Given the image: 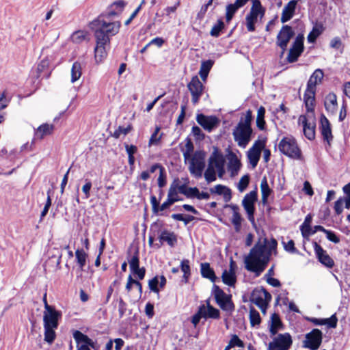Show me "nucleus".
<instances>
[{
    "label": "nucleus",
    "mask_w": 350,
    "mask_h": 350,
    "mask_svg": "<svg viewBox=\"0 0 350 350\" xmlns=\"http://www.w3.org/2000/svg\"><path fill=\"white\" fill-rule=\"evenodd\" d=\"M139 257H138L137 252H136V254L135 255H133L132 256V258H131V260H129V265H130L131 270L139 267Z\"/></svg>",
    "instance_id": "obj_62"
},
{
    "label": "nucleus",
    "mask_w": 350,
    "mask_h": 350,
    "mask_svg": "<svg viewBox=\"0 0 350 350\" xmlns=\"http://www.w3.org/2000/svg\"><path fill=\"white\" fill-rule=\"evenodd\" d=\"M314 250L318 257L319 260L329 268H332L334 265V260L332 258L327 254L326 251H325L321 246L318 245L317 243H314Z\"/></svg>",
    "instance_id": "obj_24"
},
{
    "label": "nucleus",
    "mask_w": 350,
    "mask_h": 350,
    "mask_svg": "<svg viewBox=\"0 0 350 350\" xmlns=\"http://www.w3.org/2000/svg\"><path fill=\"white\" fill-rule=\"evenodd\" d=\"M271 299V295L264 288L254 291L251 297L252 302L256 305L262 313L266 312L268 304Z\"/></svg>",
    "instance_id": "obj_11"
},
{
    "label": "nucleus",
    "mask_w": 350,
    "mask_h": 350,
    "mask_svg": "<svg viewBox=\"0 0 350 350\" xmlns=\"http://www.w3.org/2000/svg\"><path fill=\"white\" fill-rule=\"evenodd\" d=\"M211 193H215L218 195H222L225 201L228 202L231 198V190L222 185H217L214 188L211 189Z\"/></svg>",
    "instance_id": "obj_33"
},
{
    "label": "nucleus",
    "mask_w": 350,
    "mask_h": 350,
    "mask_svg": "<svg viewBox=\"0 0 350 350\" xmlns=\"http://www.w3.org/2000/svg\"><path fill=\"white\" fill-rule=\"evenodd\" d=\"M75 257L77 262L79 265V267H80V271H83V267L86 263V259L88 257L87 254L83 250L78 249L75 252Z\"/></svg>",
    "instance_id": "obj_41"
},
{
    "label": "nucleus",
    "mask_w": 350,
    "mask_h": 350,
    "mask_svg": "<svg viewBox=\"0 0 350 350\" xmlns=\"http://www.w3.org/2000/svg\"><path fill=\"white\" fill-rule=\"evenodd\" d=\"M201 274L202 277L209 279L211 282H215L217 277L213 269L211 268L209 263L204 262L201 264Z\"/></svg>",
    "instance_id": "obj_34"
},
{
    "label": "nucleus",
    "mask_w": 350,
    "mask_h": 350,
    "mask_svg": "<svg viewBox=\"0 0 350 350\" xmlns=\"http://www.w3.org/2000/svg\"><path fill=\"white\" fill-rule=\"evenodd\" d=\"M294 34L292 27L288 25L283 26L279 31L277 36L276 44L282 49V53L286 51L288 43Z\"/></svg>",
    "instance_id": "obj_16"
},
{
    "label": "nucleus",
    "mask_w": 350,
    "mask_h": 350,
    "mask_svg": "<svg viewBox=\"0 0 350 350\" xmlns=\"http://www.w3.org/2000/svg\"><path fill=\"white\" fill-rule=\"evenodd\" d=\"M293 344L288 333L279 334L269 343L268 350H288Z\"/></svg>",
    "instance_id": "obj_10"
},
{
    "label": "nucleus",
    "mask_w": 350,
    "mask_h": 350,
    "mask_svg": "<svg viewBox=\"0 0 350 350\" xmlns=\"http://www.w3.org/2000/svg\"><path fill=\"white\" fill-rule=\"evenodd\" d=\"M228 206L232 210L231 221L234 226L235 230L238 232L241 228L242 220L241 215L239 213V208L238 206L233 204L229 205Z\"/></svg>",
    "instance_id": "obj_32"
},
{
    "label": "nucleus",
    "mask_w": 350,
    "mask_h": 350,
    "mask_svg": "<svg viewBox=\"0 0 350 350\" xmlns=\"http://www.w3.org/2000/svg\"><path fill=\"white\" fill-rule=\"evenodd\" d=\"M316 90L307 89L304 95V100L308 111H312L315 105Z\"/></svg>",
    "instance_id": "obj_30"
},
{
    "label": "nucleus",
    "mask_w": 350,
    "mask_h": 350,
    "mask_svg": "<svg viewBox=\"0 0 350 350\" xmlns=\"http://www.w3.org/2000/svg\"><path fill=\"white\" fill-rule=\"evenodd\" d=\"M198 189L196 187H187L185 195L187 198H196Z\"/></svg>",
    "instance_id": "obj_64"
},
{
    "label": "nucleus",
    "mask_w": 350,
    "mask_h": 350,
    "mask_svg": "<svg viewBox=\"0 0 350 350\" xmlns=\"http://www.w3.org/2000/svg\"><path fill=\"white\" fill-rule=\"evenodd\" d=\"M214 295L217 304L224 310H230L233 308L230 296L226 294L217 286H214Z\"/></svg>",
    "instance_id": "obj_17"
},
{
    "label": "nucleus",
    "mask_w": 350,
    "mask_h": 350,
    "mask_svg": "<svg viewBox=\"0 0 350 350\" xmlns=\"http://www.w3.org/2000/svg\"><path fill=\"white\" fill-rule=\"evenodd\" d=\"M88 33L85 31L79 30L75 31L71 36V40L73 42L81 43L87 39Z\"/></svg>",
    "instance_id": "obj_44"
},
{
    "label": "nucleus",
    "mask_w": 350,
    "mask_h": 350,
    "mask_svg": "<svg viewBox=\"0 0 350 350\" xmlns=\"http://www.w3.org/2000/svg\"><path fill=\"white\" fill-rule=\"evenodd\" d=\"M257 191H252L245 196L242 201V205L247 214L248 219L252 223H254V204L257 200Z\"/></svg>",
    "instance_id": "obj_13"
},
{
    "label": "nucleus",
    "mask_w": 350,
    "mask_h": 350,
    "mask_svg": "<svg viewBox=\"0 0 350 350\" xmlns=\"http://www.w3.org/2000/svg\"><path fill=\"white\" fill-rule=\"evenodd\" d=\"M323 334L319 329H313L306 334L303 346L311 350H317L322 342Z\"/></svg>",
    "instance_id": "obj_12"
},
{
    "label": "nucleus",
    "mask_w": 350,
    "mask_h": 350,
    "mask_svg": "<svg viewBox=\"0 0 350 350\" xmlns=\"http://www.w3.org/2000/svg\"><path fill=\"white\" fill-rule=\"evenodd\" d=\"M196 121L208 132H211L217 127L219 123V120L217 117L213 116H207L202 113L197 115Z\"/></svg>",
    "instance_id": "obj_20"
},
{
    "label": "nucleus",
    "mask_w": 350,
    "mask_h": 350,
    "mask_svg": "<svg viewBox=\"0 0 350 350\" xmlns=\"http://www.w3.org/2000/svg\"><path fill=\"white\" fill-rule=\"evenodd\" d=\"M60 317L61 313L53 306L46 304V310L44 311L43 314L44 340L49 344H51L55 338V330L58 327V319Z\"/></svg>",
    "instance_id": "obj_4"
},
{
    "label": "nucleus",
    "mask_w": 350,
    "mask_h": 350,
    "mask_svg": "<svg viewBox=\"0 0 350 350\" xmlns=\"http://www.w3.org/2000/svg\"><path fill=\"white\" fill-rule=\"evenodd\" d=\"M85 185L82 187V191L85 195L84 198L88 199L90 196V190L92 188V183L90 180H89L88 179H86L85 180Z\"/></svg>",
    "instance_id": "obj_55"
},
{
    "label": "nucleus",
    "mask_w": 350,
    "mask_h": 350,
    "mask_svg": "<svg viewBox=\"0 0 350 350\" xmlns=\"http://www.w3.org/2000/svg\"><path fill=\"white\" fill-rule=\"evenodd\" d=\"M131 130V126L127 127L119 126L113 133V136L115 138H119L121 135H126Z\"/></svg>",
    "instance_id": "obj_53"
},
{
    "label": "nucleus",
    "mask_w": 350,
    "mask_h": 350,
    "mask_svg": "<svg viewBox=\"0 0 350 350\" xmlns=\"http://www.w3.org/2000/svg\"><path fill=\"white\" fill-rule=\"evenodd\" d=\"M224 28V23L221 20H219L217 23L212 27L210 34L213 37H218L221 31Z\"/></svg>",
    "instance_id": "obj_50"
},
{
    "label": "nucleus",
    "mask_w": 350,
    "mask_h": 350,
    "mask_svg": "<svg viewBox=\"0 0 350 350\" xmlns=\"http://www.w3.org/2000/svg\"><path fill=\"white\" fill-rule=\"evenodd\" d=\"M324 105L326 111L331 115H335L338 109L337 96L333 93H329L325 98Z\"/></svg>",
    "instance_id": "obj_27"
},
{
    "label": "nucleus",
    "mask_w": 350,
    "mask_h": 350,
    "mask_svg": "<svg viewBox=\"0 0 350 350\" xmlns=\"http://www.w3.org/2000/svg\"><path fill=\"white\" fill-rule=\"evenodd\" d=\"M96 39V47L94 49V58L96 63H100L107 57L105 46L110 43L109 41L103 38L100 34Z\"/></svg>",
    "instance_id": "obj_18"
},
{
    "label": "nucleus",
    "mask_w": 350,
    "mask_h": 350,
    "mask_svg": "<svg viewBox=\"0 0 350 350\" xmlns=\"http://www.w3.org/2000/svg\"><path fill=\"white\" fill-rule=\"evenodd\" d=\"M260 190L262 194V202L265 204L267 202L268 197L272 192V190L269 187L266 177H264L261 180Z\"/></svg>",
    "instance_id": "obj_37"
},
{
    "label": "nucleus",
    "mask_w": 350,
    "mask_h": 350,
    "mask_svg": "<svg viewBox=\"0 0 350 350\" xmlns=\"http://www.w3.org/2000/svg\"><path fill=\"white\" fill-rule=\"evenodd\" d=\"M82 75V68L79 62H75L71 68V82L75 83L80 79Z\"/></svg>",
    "instance_id": "obj_40"
},
{
    "label": "nucleus",
    "mask_w": 350,
    "mask_h": 350,
    "mask_svg": "<svg viewBox=\"0 0 350 350\" xmlns=\"http://www.w3.org/2000/svg\"><path fill=\"white\" fill-rule=\"evenodd\" d=\"M179 193H180L178 189L176 188L173 183H172L168 190L167 198L172 202L175 203L181 200V198L179 197Z\"/></svg>",
    "instance_id": "obj_42"
},
{
    "label": "nucleus",
    "mask_w": 350,
    "mask_h": 350,
    "mask_svg": "<svg viewBox=\"0 0 350 350\" xmlns=\"http://www.w3.org/2000/svg\"><path fill=\"white\" fill-rule=\"evenodd\" d=\"M252 113L248 111L244 117L241 118L239 122L234 128L232 135L237 145L245 148L252 139V129L251 128Z\"/></svg>",
    "instance_id": "obj_3"
},
{
    "label": "nucleus",
    "mask_w": 350,
    "mask_h": 350,
    "mask_svg": "<svg viewBox=\"0 0 350 350\" xmlns=\"http://www.w3.org/2000/svg\"><path fill=\"white\" fill-rule=\"evenodd\" d=\"M159 239L162 242H167V243L173 247L177 242L176 236L174 232L170 231H163L159 235Z\"/></svg>",
    "instance_id": "obj_35"
},
{
    "label": "nucleus",
    "mask_w": 350,
    "mask_h": 350,
    "mask_svg": "<svg viewBox=\"0 0 350 350\" xmlns=\"http://www.w3.org/2000/svg\"><path fill=\"white\" fill-rule=\"evenodd\" d=\"M297 3V1L296 0H291L284 7L280 18L282 23L288 21L293 17Z\"/></svg>",
    "instance_id": "obj_25"
},
{
    "label": "nucleus",
    "mask_w": 350,
    "mask_h": 350,
    "mask_svg": "<svg viewBox=\"0 0 350 350\" xmlns=\"http://www.w3.org/2000/svg\"><path fill=\"white\" fill-rule=\"evenodd\" d=\"M223 282L229 286H234L237 279L234 271V262L233 260L230 261L229 270H224L221 275Z\"/></svg>",
    "instance_id": "obj_26"
},
{
    "label": "nucleus",
    "mask_w": 350,
    "mask_h": 350,
    "mask_svg": "<svg viewBox=\"0 0 350 350\" xmlns=\"http://www.w3.org/2000/svg\"><path fill=\"white\" fill-rule=\"evenodd\" d=\"M230 347H243V342L237 335H233L230 340Z\"/></svg>",
    "instance_id": "obj_58"
},
{
    "label": "nucleus",
    "mask_w": 350,
    "mask_h": 350,
    "mask_svg": "<svg viewBox=\"0 0 350 350\" xmlns=\"http://www.w3.org/2000/svg\"><path fill=\"white\" fill-rule=\"evenodd\" d=\"M239 8L234 4L230 3L226 5V19L229 23L233 18L234 14Z\"/></svg>",
    "instance_id": "obj_46"
},
{
    "label": "nucleus",
    "mask_w": 350,
    "mask_h": 350,
    "mask_svg": "<svg viewBox=\"0 0 350 350\" xmlns=\"http://www.w3.org/2000/svg\"><path fill=\"white\" fill-rule=\"evenodd\" d=\"M326 234V237L328 240H329L330 241L334 243H339L340 241V239L335 234L334 232L330 231V230H327L325 233Z\"/></svg>",
    "instance_id": "obj_63"
},
{
    "label": "nucleus",
    "mask_w": 350,
    "mask_h": 350,
    "mask_svg": "<svg viewBox=\"0 0 350 350\" xmlns=\"http://www.w3.org/2000/svg\"><path fill=\"white\" fill-rule=\"evenodd\" d=\"M219 314V310L211 306L209 302L207 301L206 306L202 305L199 307L197 313H196L191 319V323L193 324L194 327H196L202 318L218 319Z\"/></svg>",
    "instance_id": "obj_8"
},
{
    "label": "nucleus",
    "mask_w": 350,
    "mask_h": 350,
    "mask_svg": "<svg viewBox=\"0 0 350 350\" xmlns=\"http://www.w3.org/2000/svg\"><path fill=\"white\" fill-rule=\"evenodd\" d=\"M265 113V108L263 107H260L258 109V112H257L256 124H257V126L261 130H262L264 129V126L265 124V122L264 120Z\"/></svg>",
    "instance_id": "obj_48"
},
{
    "label": "nucleus",
    "mask_w": 350,
    "mask_h": 350,
    "mask_svg": "<svg viewBox=\"0 0 350 350\" xmlns=\"http://www.w3.org/2000/svg\"><path fill=\"white\" fill-rule=\"evenodd\" d=\"M250 321L252 326L258 325L261 321L259 312L254 308H251L250 310Z\"/></svg>",
    "instance_id": "obj_47"
},
{
    "label": "nucleus",
    "mask_w": 350,
    "mask_h": 350,
    "mask_svg": "<svg viewBox=\"0 0 350 350\" xmlns=\"http://www.w3.org/2000/svg\"><path fill=\"white\" fill-rule=\"evenodd\" d=\"M158 186L160 188L163 187L166 184V175L165 172L164 168H161V172H159V176L157 179Z\"/></svg>",
    "instance_id": "obj_57"
},
{
    "label": "nucleus",
    "mask_w": 350,
    "mask_h": 350,
    "mask_svg": "<svg viewBox=\"0 0 350 350\" xmlns=\"http://www.w3.org/2000/svg\"><path fill=\"white\" fill-rule=\"evenodd\" d=\"M208 165L217 169V175L222 178L225 174V159L222 152L216 147H213V151L208 160Z\"/></svg>",
    "instance_id": "obj_9"
},
{
    "label": "nucleus",
    "mask_w": 350,
    "mask_h": 350,
    "mask_svg": "<svg viewBox=\"0 0 350 350\" xmlns=\"http://www.w3.org/2000/svg\"><path fill=\"white\" fill-rule=\"evenodd\" d=\"M124 6L123 1L115 2L112 7H116L117 12H111L107 15L100 16L90 23V28L94 32L95 38L100 34L103 38L110 42V37L116 35L121 27V23L118 21H113L111 16L121 12Z\"/></svg>",
    "instance_id": "obj_1"
},
{
    "label": "nucleus",
    "mask_w": 350,
    "mask_h": 350,
    "mask_svg": "<svg viewBox=\"0 0 350 350\" xmlns=\"http://www.w3.org/2000/svg\"><path fill=\"white\" fill-rule=\"evenodd\" d=\"M298 124L303 127V131L306 137L309 140L314 139L315 125L314 122H308L306 116L301 115L299 117Z\"/></svg>",
    "instance_id": "obj_21"
},
{
    "label": "nucleus",
    "mask_w": 350,
    "mask_h": 350,
    "mask_svg": "<svg viewBox=\"0 0 350 350\" xmlns=\"http://www.w3.org/2000/svg\"><path fill=\"white\" fill-rule=\"evenodd\" d=\"M217 174V169L208 165V167L204 174V176L206 181L208 183H209L213 182L216 180Z\"/></svg>",
    "instance_id": "obj_43"
},
{
    "label": "nucleus",
    "mask_w": 350,
    "mask_h": 350,
    "mask_svg": "<svg viewBox=\"0 0 350 350\" xmlns=\"http://www.w3.org/2000/svg\"><path fill=\"white\" fill-rule=\"evenodd\" d=\"M150 203L152 205V212L157 215H164L165 211L170 208V207L174 204V202L167 198L166 200L160 205L156 197L154 196L150 198Z\"/></svg>",
    "instance_id": "obj_22"
},
{
    "label": "nucleus",
    "mask_w": 350,
    "mask_h": 350,
    "mask_svg": "<svg viewBox=\"0 0 350 350\" xmlns=\"http://www.w3.org/2000/svg\"><path fill=\"white\" fill-rule=\"evenodd\" d=\"M250 183V176L246 174L243 176L239 180L237 185V188L240 192H243L247 187Z\"/></svg>",
    "instance_id": "obj_51"
},
{
    "label": "nucleus",
    "mask_w": 350,
    "mask_h": 350,
    "mask_svg": "<svg viewBox=\"0 0 350 350\" xmlns=\"http://www.w3.org/2000/svg\"><path fill=\"white\" fill-rule=\"evenodd\" d=\"M187 88L191 94V102L194 105L197 104L204 90V85L198 76H194L191 78V81L187 85Z\"/></svg>",
    "instance_id": "obj_15"
},
{
    "label": "nucleus",
    "mask_w": 350,
    "mask_h": 350,
    "mask_svg": "<svg viewBox=\"0 0 350 350\" xmlns=\"http://www.w3.org/2000/svg\"><path fill=\"white\" fill-rule=\"evenodd\" d=\"M73 337L76 340L77 349V350H83L81 349V347L85 349H89V346L94 348V342L91 340L87 335L83 334L80 331H75L73 334Z\"/></svg>",
    "instance_id": "obj_23"
},
{
    "label": "nucleus",
    "mask_w": 350,
    "mask_h": 350,
    "mask_svg": "<svg viewBox=\"0 0 350 350\" xmlns=\"http://www.w3.org/2000/svg\"><path fill=\"white\" fill-rule=\"evenodd\" d=\"M323 76L324 74L322 70L317 69L310 76L308 81L307 89L316 90L317 85L321 83Z\"/></svg>",
    "instance_id": "obj_28"
},
{
    "label": "nucleus",
    "mask_w": 350,
    "mask_h": 350,
    "mask_svg": "<svg viewBox=\"0 0 350 350\" xmlns=\"http://www.w3.org/2000/svg\"><path fill=\"white\" fill-rule=\"evenodd\" d=\"M193 151V145L190 139H187L185 144V148L183 150V154L185 161L189 160L191 157H192Z\"/></svg>",
    "instance_id": "obj_45"
},
{
    "label": "nucleus",
    "mask_w": 350,
    "mask_h": 350,
    "mask_svg": "<svg viewBox=\"0 0 350 350\" xmlns=\"http://www.w3.org/2000/svg\"><path fill=\"white\" fill-rule=\"evenodd\" d=\"M241 166V164L238 157L234 154H231L229 159L228 170L231 172L232 175L237 174Z\"/></svg>",
    "instance_id": "obj_36"
},
{
    "label": "nucleus",
    "mask_w": 350,
    "mask_h": 350,
    "mask_svg": "<svg viewBox=\"0 0 350 350\" xmlns=\"http://www.w3.org/2000/svg\"><path fill=\"white\" fill-rule=\"evenodd\" d=\"M279 150L284 155L296 160H303L304 157L295 139L285 137L278 144Z\"/></svg>",
    "instance_id": "obj_5"
},
{
    "label": "nucleus",
    "mask_w": 350,
    "mask_h": 350,
    "mask_svg": "<svg viewBox=\"0 0 350 350\" xmlns=\"http://www.w3.org/2000/svg\"><path fill=\"white\" fill-rule=\"evenodd\" d=\"M176 188L178 189L180 193L185 195L187 187L185 184H180V182L178 179H175L172 182Z\"/></svg>",
    "instance_id": "obj_60"
},
{
    "label": "nucleus",
    "mask_w": 350,
    "mask_h": 350,
    "mask_svg": "<svg viewBox=\"0 0 350 350\" xmlns=\"http://www.w3.org/2000/svg\"><path fill=\"white\" fill-rule=\"evenodd\" d=\"M338 319L335 315H332L329 319H324L323 325H327L329 327L335 328L337 325Z\"/></svg>",
    "instance_id": "obj_59"
},
{
    "label": "nucleus",
    "mask_w": 350,
    "mask_h": 350,
    "mask_svg": "<svg viewBox=\"0 0 350 350\" xmlns=\"http://www.w3.org/2000/svg\"><path fill=\"white\" fill-rule=\"evenodd\" d=\"M159 131V127H157L155 129L154 132L152 134L150 139L149 140V146L157 144L159 143V142L161 139V136H158Z\"/></svg>",
    "instance_id": "obj_54"
},
{
    "label": "nucleus",
    "mask_w": 350,
    "mask_h": 350,
    "mask_svg": "<svg viewBox=\"0 0 350 350\" xmlns=\"http://www.w3.org/2000/svg\"><path fill=\"white\" fill-rule=\"evenodd\" d=\"M265 143L258 140L255 142L253 146L247 152V158L252 167H255L260 159L261 150L264 148Z\"/></svg>",
    "instance_id": "obj_19"
},
{
    "label": "nucleus",
    "mask_w": 350,
    "mask_h": 350,
    "mask_svg": "<svg viewBox=\"0 0 350 350\" xmlns=\"http://www.w3.org/2000/svg\"><path fill=\"white\" fill-rule=\"evenodd\" d=\"M267 239L263 242L258 241L251 249L249 254L245 258V265L247 270L259 275L266 268L271 255L266 246Z\"/></svg>",
    "instance_id": "obj_2"
},
{
    "label": "nucleus",
    "mask_w": 350,
    "mask_h": 350,
    "mask_svg": "<svg viewBox=\"0 0 350 350\" xmlns=\"http://www.w3.org/2000/svg\"><path fill=\"white\" fill-rule=\"evenodd\" d=\"M181 270L184 273V277L185 278H187L188 275L190 273V267L189 260H185L181 262Z\"/></svg>",
    "instance_id": "obj_61"
},
{
    "label": "nucleus",
    "mask_w": 350,
    "mask_h": 350,
    "mask_svg": "<svg viewBox=\"0 0 350 350\" xmlns=\"http://www.w3.org/2000/svg\"><path fill=\"white\" fill-rule=\"evenodd\" d=\"M206 153L202 150L196 151L189 160V170L191 175L196 178L202 176L205 167Z\"/></svg>",
    "instance_id": "obj_6"
},
{
    "label": "nucleus",
    "mask_w": 350,
    "mask_h": 350,
    "mask_svg": "<svg viewBox=\"0 0 350 350\" xmlns=\"http://www.w3.org/2000/svg\"><path fill=\"white\" fill-rule=\"evenodd\" d=\"M265 13V8L262 6L260 0H252V5L250 12L245 17L246 27L249 31L255 30V24L258 21V18H262Z\"/></svg>",
    "instance_id": "obj_7"
},
{
    "label": "nucleus",
    "mask_w": 350,
    "mask_h": 350,
    "mask_svg": "<svg viewBox=\"0 0 350 350\" xmlns=\"http://www.w3.org/2000/svg\"><path fill=\"white\" fill-rule=\"evenodd\" d=\"M322 31L320 27H314L312 30L309 33L307 40L310 43H314L317 38L321 34Z\"/></svg>",
    "instance_id": "obj_49"
},
{
    "label": "nucleus",
    "mask_w": 350,
    "mask_h": 350,
    "mask_svg": "<svg viewBox=\"0 0 350 350\" xmlns=\"http://www.w3.org/2000/svg\"><path fill=\"white\" fill-rule=\"evenodd\" d=\"M282 327V322L278 314H273L271 316V323L269 327V332L271 335L274 336L277 334L278 331Z\"/></svg>",
    "instance_id": "obj_38"
},
{
    "label": "nucleus",
    "mask_w": 350,
    "mask_h": 350,
    "mask_svg": "<svg viewBox=\"0 0 350 350\" xmlns=\"http://www.w3.org/2000/svg\"><path fill=\"white\" fill-rule=\"evenodd\" d=\"M159 278L156 276L151 279L148 282L150 289L154 293H159V289L158 288Z\"/></svg>",
    "instance_id": "obj_56"
},
{
    "label": "nucleus",
    "mask_w": 350,
    "mask_h": 350,
    "mask_svg": "<svg viewBox=\"0 0 350 350\" xmlns=\"http://www.w3.org/2000/svg\"><path fill=\"white\" fill-rule=\"evenodd\" d=\"M54 131V125L52 124H42L39 126L35 131V137L38 139H43L45 136L50 135Z\"/></svg>",
    "instance_id": "obj_29"
},
{
    "label": "nucleus",
    "mask_w": 350,
    "mask_h": 350,
    "mask_svg": "<svg viewBox=\"0 0 350 350\" xmlns=\"http://www.w3.org/2000/svg\"><path fill=\"white\" fill-rule=\"evenodd\" d=\"M301 234L304 239H308L309 237L315 233V230H312L310 225L301 224L300 227Z\"/></svg>",
    "instance_id": "obj_52"
},
{
    "label": "nucleus",
    "mask_w": 350,
    "mask_h": 350,
    "mask_svg": "<svg viewBox=\"0 0 350 350\" xmlns=\"http://www.w3.org/2000/svg\"><path fill=\"white\" fill-rule=\"evenodd\" d=\"M213 63L211 60L203 62L201 64L199 75L203 81H206Z\"/></svg>",
    "instance_id": "obj_39"
},
{
    "label": "nucleus",
    "mask_w": 350,
    "mask_h": 350,
    "mask_svg": "<svg viewBox=\"0 0 350 350\" xmlns=\"http://www.w3.org/2000/svg\"><path fill=\"white\" fill-rule=\"evenodd\" d=\"M304 36L303 34L297 35L286 57L288 62L293 63L296 62L301 55L304 51Z\"/></svg>",
    "instance_id": "obj_14"
},
{
    "label": "nucleus",
    "mask_w": 350,
    "mask_h": 350,
    "mask_svg": "<svg viewBox=\"0 0 350 350\" xmlns=\"http://www.w3.org/2000/svg\"><path fill=\"white\" fill-rule=\"evenodd\" d=\"M321 131L323 139L329 142L332 139L333 137L332 134L330 124L328 120L324 116H322L321 118Z\"/></svg>",
    "instance_id": "obj_31"
}]
</instances>
